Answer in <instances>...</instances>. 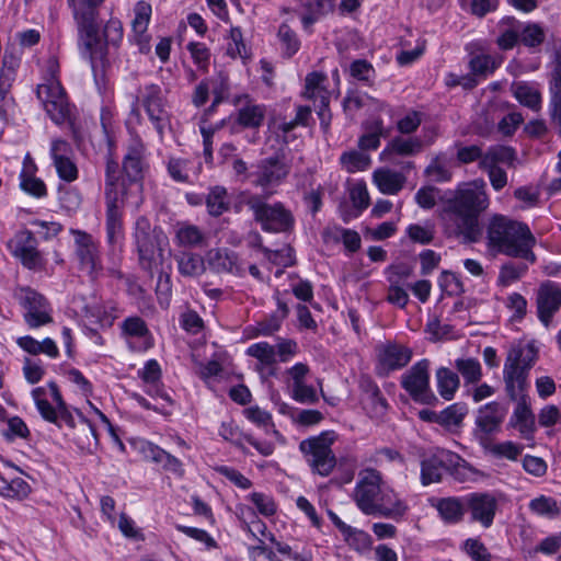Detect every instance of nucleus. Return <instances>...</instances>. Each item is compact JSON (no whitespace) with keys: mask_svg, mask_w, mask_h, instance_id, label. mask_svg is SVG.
<instances>
[{"mask_svg":"<svg viewBox=\"0 0 561 561\" xmlns=\"http://www.w3.org/2000/svg\"><path fill=\"white\" fill-rule=\"evenodd\" d=\"M511 92L523 106L534 112L541 110L542 95L535 84L525 81L513 82Z\"/></svg>","mask_w":561,"mask_h":561,"instance_id":"c756f323","label":"nucleus"},{"mask_svg":"<svg viewBox=\"0 0 561 561\" xmlns=\"http://www.w3.org/2000/svg\"><path fill=\"white\" fill-rule=\"evenodd\" d=\"M266 196L249 194L244 198L245 206L252 211L254 220L262 230L267 232H289L295 226V218L283 203H266Z\"/></svg>","mask_w":561,"mask_h":561,"instance_id":"423d86ee","label":"nucleus"},{"mask_svg":"<svg viewBox=\"0 0 561 561\" xmlns=\"http://www.w3.org/2000/svg\"><path fill=\"white\" fill-rule=\"evenodd\" d=\"M437 389L445 400H451L459 388L460 380L456 373L446 367L436 371Z\"/></svg>","mask_w":561,"mask_h":561,"instance_id":"58836bf2","label":"nucleus"},{"mask_svg":"<svg viewBox=\"0 0 561 561\" xmlns=\"http://www.w3.org/2000/svg\"><path fill=\"white\" fill-rule=\"evenodd\" d=\"M135 242L140 266L152 272L163 264V248L168 244V238L161 229L153 228L149 220L140 217L136 221Z\"/></svg>","mask_w":561,"mask_h":561,"instance_id":"39448f33","label":"nucleus"},{"mask_svg":"<svg viewBox=\"0 0 561 561\" xmlns=\"http://www.w3.org/2000/svg\"><path fill=\"white\" fill-rule=\"evenodd\" d=\"M290 172V164L283 153H275L271 157L261 159L255 170L250 173L251 184L266 192L270 197L273 188L280 185Z\"/></svg>","mask_w":561,"mask_h":561,"instance_id":"9d476101","label":"nucleus"},{"mask_svg":"<svg viewBox=\"0 0 561 561\" xmlns=\"http://www.w3.org/2000/svg\"><path fill=\"white\" fill-rule=\"evenodd\" d=\"M516 160L515 150L507 146H492L480 160L479 167H499L500 163L513 165Z\"/></svg>","mask_w":561,"mask_h":561,"instance_id":"e433bc0d","label":"nucleus"},{"mask_svg":"<svg viewBox=\"0 0 561 561\" xmlns=\"http://www.w3.org/2000/svg\"><path fill=\"white\" fill-rule=\"evenodd\" d=\"M350 73L356 80L369 82L375 76V70L368 61L357 59L351 64Z\"/></svg>","mask_w":561,"mask_h":561,"instance_id":"680f3d73","label":"nucleus"},{"mask_svg":"<svg viewBox=\"0 0 561 561\" xmlns=\"http://www.w3.org/2000/svg\"><path fill=\"white\" fill-rule=\"evenodd\" d=\"M550 124L561 135V53H558L548 79Z\"/></svg>","mask_w":561,"mask_h":561,"instance_id":"6ab92c4d","label":"nucleus"},{"mask_svg":"<svg viewBox=\"0 0 561 561\" xmlns=\"http://www.w3.org/2000/svg\"><path fill=\"white\" fill-rule=\"evenodd\" d=\"M334 442L333 432H323L318 436L304 439L299 444V449L313 472L328 477L333 471L336 466V458L331 448Z\"/></svg>","mask_w":561,"mask_h":561,"instance_id":"1a4fd4ad","label":"nucleus"},{"mask_svg":"<svg viewBox=\"0 0 561 561\" xmlns=\"http://www.w3.org/2000/svg\"><path fill=\"white\" fill-rule=\"evenodd\" d=\"M190 161L181 158H171L168 163L170 176L178 182H187L190 180Z\"/></svg>","mask_w":561,"mask_h":561,"instance_id":"5fc2aeb1","label":"nucleus"},{"mask_svg":"<svg viewBox=\"0 0 561 561\" xmlns=\"http://www.w3.org/2000/svg\"><path fill=\"white\" fill-rule=\"evenodd\" d=\"M76 254L80 263V268L88 273L92 280H96L102 275V265L99 255L98 244L92 236L87 232L73 230Z\"/></svg>","mask_w":561,"mask_h":561,"instance_id":"dca6fc26","label":"nucleus"},{"mask_svg":"<svg viewBox=\"0 0 561 561\" xmlns=\"http://www.w3.org/2000/svg\"><path fill=\"white\" fill-rule=\"evenodd\" d=\"M536 238L527 224L506 215L493 214L485 228V245L492 254H505L535 263Z\"/></svg>","mask_w":561,"mask_h":561,"instance_id":"7ed1b4c3","label":"nucleus"},{"mask_svg":"<svg viewBox=\"0 0 561 561\" xmlns=\"http://www.w3.org/2000/svg\"><path fill=\"white\" fill-rule=\"evenodd\" d=\"M141 103L160 136L169 121L165 102L159 85L150 84L141 93Z\"/></svg>","mask_w":561,"mask_h":561,"instance_id":"a211bd4d","label":"nucleus"},{"mask_svg":"<svg viewBox=\"0 0 561 561\" xmlns=\"http://www.w3.org/2000/svg\"><path fill=\"white\" fill-rule=\"evenodd\" d=\"M373 511L369 516L400 522L409 512V505L397 492L388 489L382 491Z\"/></svg>","mask_w":561,"mask_h":561,"instance_id":"4be33fe9","label":"nucleus"},{"mask_svg":"<svg viewBox=\"0 0 561 561\" xmlns=\"http://www.w3.org/2000/svg\"><path fill=\"white\" fill-rule=\"evenodd\" d=\"M119 179L118 163L111 154L106 157L105 165V202H106V233L110 243H114L122 234L123 224L119 211Z\"/></svg>","mask_w":561,"mask_h":561,"instance_id":"6e6552de","label":"nucleus"},{"mask_svg":"<svg viewBox=\"0 0 561 561\" xmlns=\"http://www.w3.org/2000/svg\"><path fill=\"white\" fill-rule=\"evenodd\" d=\"M451 467L455 469V474L465 477L467 471H470L468 465L457 455L442 450L425 458L421 463V481L423 485L439 482L445 470Z\"/></svg>","mask_w":561,"mask_h":561,"instance_id":"ddd939ff","label":"nucleus"},{"mask_svg":"<svg viewBox=\"0 0 561 561\" xmlns=\"http://www.w3.org/2000/svg\"><path fill=\"white\" fill-rule=\"evenodd\" d=\"M526 271H527V265H525V264H514V263L504 264L500 271V280L503 284L513 283V282L517 280L518 278H520L522 275H524Z\"/></svg>","mask_w":561,"mask_h":561,"instance_id":"774afa93","label":"nucleus"},{"mask_svg":"<svg viewBox=\"0 0 561 561\" xmlns=\"http://www.w3.org/2000/svg\"><path fill=\"white\" fill-rule=\"evenodd\" d=\"M465 550L473 561H491V554L486 547L478 539H467Z\"/></svg>","mask_w":561,"mask_h":561,"instance_id":"0e129e2a","label":"nucleus"},{"mask_svg":"<svg viewBox=\"0 0 561 561\" xmlns=\"http://www.w3.org/2000/svg\"><path fill=\"white\" fill-rule=\"evenodd\" d=\"M229 38H230V42L228 43V46H227V54L229 56H231L232 58H236V57L245 58L247 49H245V44L242 38L241 30L239 27H232L230 30Z\"/></svg>","mask_w":561,"mask_h":561,"instance_id":"4d7b16f0","label":"nucleus"},{"mask_svg":"<svg viewBox=\"0 0 561 561\" xmlns=\"http://www.w3.org/2000/svg\"><path fill=\"white\" fill-rule=\"evenodd\" d=\"M204 240L202 230L191 224H179L175 231V241L181 247H197Z\"/></svg>","mask_w":561,"mask_h":561,"instance_id":"a19ab883","label":"nucleus"},{"mask_svg":"<svg viewBox=\"0 0 561 561\" xmlns=\"http://www.w3.org/2000/svg\"><path fill=\"white\" fill-rule=\"evenodd\" d=\"M176 263L180 274L185 277H197L206 270L204 259L196 253L183 252L178 255Z\"/></svg>","mask_w":561,"mask_h":561,"instance_id":"4c0bfd02","label":"nucleus"},{"mask_svg":"<svg viewBox=\"0 0 561 561\" xmlns=\"http://www.w3.org/2000/svg\"><path fill=\"white\" fill-rule=\"evenodd\" d=\"M13 255L20 259L23 266L28 270H41L44 266V259L37 250L36 239L28 230L21 231L15 236Z\"/></svg>","mask_w":561,"mask_h":561,"instance_id":"aec40b11","label":"nucleus"},{"mask_svg":"<svg viewBox=\"0 0 561 561\" xmlns=\"http://www.w3.org/2000/svg\"><path fill=\"white\" fill-rule=\"evenodd\" d=\"M519 41L527 47H537L543 43L545 32L538 24L529 23L519 31Z\"/></svg>","mask_w":561,"mask_h":561,"instance_id":"de8ad7c7","label":"nucleus"},{"mask_svg":"<svg viewBox=\"0 0 561 561\" xmlns=\"http://www.w3.org/2000/svg\"><path fill=\"white\" fill-rule=\"evenodd\" d=\"M187 49L191 53L193 61L197 68L206 72L210 61L209 49L204 44L194 42L187 44Z\"/></svg>","mask_w":561,"mask_h":561,"instance_id":"603ef678","label":"nucleus"},{"mask_svg":"<svg viewBox=\"0 0 561 561\" xmlns=\"http://www.w3.org/2000/svg\"><path fill=\"white\" fill-rule=\"evenodd\" d=\"M483 151L478 145L460 146L457 145V160L462 164L482 160Z\"/></svg>","mask_w":561,"mask_h":561,"instance_id":"e2e57ef3","label":"nucleus"},{"mask_svg":"<svg viewBox=\"0 0 561 561\" xmlns=\"http://www.w3.org/2000/svg\"><path fill=\"white\" fill-rule=\"evenodd\" d=\"M435 507L446 524H457L462 520L465 515V505L461 500L457 497L439 499Z\"/></svg>","mask_w":561,"mask_h":561,"instance_id":"f704fd0d","label":"nucleus"},{"mask_svg":"<svg viewBox=\"0 0 561 561\" xmlns=\"http://www.w3.org/2000/svg\"><path fill=\"white\" fill-rule=\"evenodd\" d=\"M210 270L216 273H228L236 276H242V267L238 255L228 249H211L206 255Z\"/></svg>","mask_w":561,"mask_h":561,"instance_id":"a878e982","label":"nucleus"},{"mask_svg":"<svg viewBox=\"0 0 561 561\" xmlns=\"http://www.w3.org/2000/svg\"><path fill=\"white\" fill-rule=\"evenodd\" d=\"M350 198L355 208L359 211L366 209L369 205V194L364 182H356L350 190Z\"/></svg>","mask_w":561,"mask_h":561,"instance_id":"13d9d810","label":"nucleus"},{"mask_svg":"<svg viewBox=\"0 0 561 561\" xmlns=\"http://www.w3.org/2000/svg\"><path fill=\"white\" fill-rule=\"evenodd\" d=\"M407 234L415 243L428 244L434 240L435 226L431 221L424 225L413 224L407 228Z\"/></svg>","mask_w":561,"mask_h":561,"instance_id":"49530a36","label":"nucleus"},{"mask_svg":"<svg viewBox=\"0 0 561 561\" xmlns=\"http://www.w3.org/2000/svg\"><path fill=\"white\" fill-rule=\"evenodd\" d=\"M560 306L561 288L552 283L542 284L537 294V309L538 317L546 327Z\"/></svg>","mask_w":561,"mask_h":561,"instance_id":"393cba45","label":"nucleus"},{"mask_svg":"<svg viewBox=\"0 0 561 561\" xmlns=\"http://www.w3.org/2000/svg\"><path fill=\"white\" fill-rule=\"evenodd\" d=\"M135 18L131 22L135 38L141 51L149 49V36L146 34L151 16V5L145 1H139L135 5Z\"/></svg>","mask_w":561,"mask_h":561,"instance_id":"c85d7f7f","label":"nucleus"},{"mask_svg":"<svg viewBox=\"0 0 561 561\" xmlns=\"http://www.w3.org/2000/svg\"><path fill=\"white\" fill-rule=\"evenodd\" d=\"M47 390L44 387L33 389L32 396L43 419L50 423H57L58 408H54L46 399Z\"/></svg>","mask_w":561,"mask_h":561,"instance_id":"a18cd8bd","label":"nucleus"},{"mask_svg":"<svg viewBox=\"0 0 561 561\" xmlns=\"http://www.w3.org/2000/svg\"><path fill=\"white\" fill-rule=\"evenodd\" d=\"M389 282L390 286L388 288L387 301L399 308H404L409 302L408 293L399 286L398 280L392 276L389 277Z\"/></svg>","mask_w":561,"mask_h":561,"instance_id":"052dcab7","label":"nucleus"},{"mask_svg":"<svg viewBox=\"0 0 561 561\" xmlns=\"http://www.w3.org/2000/svg\"><path fill=\"white\" fill-rule=\"evenodd\" d=\"M18 345L31 355L45 354L51 358L59 355V350L54 340L46 337L43 341H37L30 335L21 336L16 341Z\"/></svg>","mask_w":561,"mask_h":561,"instance_id":"72a5a7b5","label":"nucleus"},{"mask_svg":"<svg viewBox=\"0 0 561 561\" xmlns=\"http://www.w3.org/2000/svg\"><path fill=\"white\" fill-rule=\"evenodd\" d=\"M538 351L534 344L518 345L510 350L503 368L505 391L517 405L511 417V425L520 435L530 439L535 431V416L527 402L528 374L535 365Z\"/></svg>","mask_w":561,"mask_h":561,"instance_id":"f03ea898","label":"nucleus"},{"mask_svg":"<svg viewBox=\"0 0 561 561\" xmlns=\"http://www.w3.org/2000/svg\"><path fill=\"white\" fill-rule=\"evenodd\" d=\"M489 204L483 180H476L468 186L456 190L439 211L444 233L448 238H461L468 243L477 242L481 236L479 217Z\"/></svg>","mask_w":561,"mask_h":561,"instance_id":"f257e3e1","label":"nucleus"},{"mask_svg":"<svg viewBox=\"0 0 561 561\" xmlns=\"http://www.w3.org/2000/svg\"><path fill=\"white\" fill-rule=\"evenodd\" d=\"M467 413V409L459 404L446 408L437 416L438 423L445 426H459Z\"/></svg>","mask_w":561,"mask_h":561,"instance_id":"8fccbe9b","label":"nucleus"},{"mask_svg":"<svg viewBox=\"0 0 561 561\" xmlns=\"http://www.w3.org/2000/svg\"><path fill=\"white\" fill-rule=\"evenodd\" d=\"M206 206L211 216H220L224 211L228 210L227 190L222 186L211 188L206 198Z\"/></svg>","mask_w":561,"mask_h":561,"instance_id":"37998d69","label":"nucleus"},{"mask_svg":"<svg viewBox=\"0 0 561 561\" xmlns=\"http://www.w3.org/2000/svg\"><path fill=\"white\" fill-rule=\"evenodd\" d=\"M15 297L24 309L23 318L30 329L53 322V309L42 294L30 287H20L15 291Z\"/></svg>","mask_w":561,"mask_h":561,"instance_id":"9b49d317","label":"nucleus"},{"mask_svg":"<svg viewBox=\"0 0 561 561\" xmlns=\"http://www.w3.org/2000/svg\"><path fill=\"white\" fill-rule=\"evenodd\" d=\"M467 506L473 520L479 522L484 527H490L493 523L497 502L489 493H473L467 499Z\"/></svg>","mask_w":561,"mask_h":561,"instance_id":"5701e85b","label":"nucleus"},{"mask_svg":"<svg viewBox=\"0 0 561 561\" xmlns=\"http://www.w3.org/2000/svg\"><path fill=\"white\" fill-rule=\"evenodd\" d=\"M20 187L30 195L37 198L44 197L47 194L45 183L35 176V173L20 175Z\"/></svg>","mask_w":561,"mask_h":561,"instance_id":"3c124183","label":"nucleus"},{"mask_svg":"<svg viewBox=\"0 0 561 561\" xmlns=\"http://www.w3.org/2000/svg\"><path fill=\"white\" fill-rule=\"evenodd\" d=\"M489 450L496 457L516 460L523 451V446L513 442H504L491 445Z\"/></svg>","mask_w":561,"mask_h":561,"instance_id":"6e6d98bb","label":"nucleus"},{"mask_svg":"<svg viewBox=\"0 0 561 561\" xmlns=\"http://www.w3.org/2000/svg\"><path fill=\"white\" fill-rule=\"evenodd\" d=\"M469 65L474 76L482 77L492 73L499 67V62L490 55H478L470 60Z\"/></svg>","mask_w":561,"mask_h":561,"instance_id":"09e8293b","label":"nucleus"},{"mask_svg":"<svg viewBox=\"0 0 561 561\" xmlns=\"http://www.w3.org/2000/svg\"><path fill=\"white\" fill-rule=\"evenodd\" d=\"M234 103L237 105L243 103V105L239 108L237 118L240 125L248 128H256L261 126L265 116L264 106L253 104L247 94L237 96Z\"/></svg>","mask_w":561,"mask_h":561,"instance_id":"cd10ccee","label":"nucleus"},{"mask_svg":"<svg viewBox=\"0 0 561 561\" xmlns=\"http://www.w3.org/2000/svg\"><path fill=\"white\" fill-rule=\"evenodd\" d=\"M524 122V117L518 112L508 113L497 124L499 131L504 136H511Z\"/></svg>","mask_w":561,"mask_h":561,"instance_id":"338daca9","label":"nucleus"},{"mask_svg":"<svg viewBox=\"0 0 561 561\" xmlns=\"http://www.w3.org/2000/svg\"><path fill=\"white\" fill-rule=\"evenodd\" d=\"M455 367L467 383H476L482 377L481 365L476 358H458L455 362Z\"/></svg>","mask_w":561,"mask_h":561,"instance_id":"c03bdc74","label":"nucleus"},{"mask_svg":"<svg viewBox=\"0 0 561 561\" xmlns=\"http://www.w3.org/2000/svg\"><path fill=\"white\" fill-rule=\"evenodd\" d=\"M382 476L373 468H366L358 472V479L352 499L358 510L365 514L370 515L375 508L381 493Z\"/></svg>","mask_w":561,"mask_h":561,"instance_id":"f8f14e48","label":"nucleus"},{"mask_svg":"<svg viewBox=\"0 0 561 561\" xmlns=\"http://www.w3.org/2000/svg\"><path fill=\"white\" fill-rule=\"evenodd\" d=\"M370 163V157L357 150L345 151L340 157V164L348 173L365 171L369 168Z\"/></svg>","mask_w":561,"mask_h":561,"instance_id":"ea45409f","label":"nucleus"},{"mask_svg":"<svg viewBox=\"0 0 561 561\" xmlns=\"http://www.w3.org/2000/svg\"><path fill=\"white\" fill-rule=\"evenodd\" d=\"M266 252H267V259L274 264H277V265H280L284 267L291 266L295 264L294 249L289 245H287L280 250H276V251L267 250Z\"/></svg>","mask_w":561,"mask_h":561,"instance_id":"69168bd1","label":"nucleus"},{"mask_svg":"<svg viewBox=\"0 0 561 561\" xmlns=\"http://www.w3.org/2000/svg\"><path fill=\"white\" fill-rule=\"evenodd\" d=\"M36 94L56 124H62L70 117V105L58 79L39 84Z\"/></svg>","mask_w":561,"mask_h":561,"instance_id":"4468645a","label":"nucleus"},{"mask_svg":"<svg viewBox=\"0 0 561 561\" xmlns=\"http://www.w3.org/2000/svg\"><path fill=\"white\" fill-rule=\"evenodd\" d=\"M373 181L382 194L396 195L405 185L407 178L401 172L380 168L374 171Z\"/></svg>","mask_w":561,"mask_h":561,"instance_id":"bb28decb","label":"nucleus"},{"mask_svg":"<svg viewBox=\"0 0 561 561\" xmlns=\"http://www.w3.org/2000/svg\"><path fill=\"white\" fill-rule=\"evenodd\" d=\"M424 174L433 182L442 183L451 179V161L446 153L436 154L425 168Z\"/></svg>","mask_w":561,"mask_h":561,"instance_id":"c9c22d12","label":"nucleus"},{"mask_svg":"<svg viewBox=\"0 0 561 561\" xmlns=\"http://www.w3.org/2000/svg\"><path fill=\"white\" fill-rule=\"evenodd\" d=\"M278 36L280 38L282 44L285 47V55L287 57H291L298 51L300 47V42L296 33L291 31V28L287 24H282L279 26Z\"/></svg>","mask_w":561,"mask_h":561,"instance_id":"864d4df0","label":"nucleus"},{"mask_svg":"<svg viewBox=\"0 0 561 561\" xmlns=\"http://www.w3.org/2000/svg\"><path fill=\"white\" fill-rule=\"evenodd\" d=\"M122 328L126 335L133 337H145L149 334L146 322L139 317H130L125 319Z\"/></svg>","mask_w":561,"mask_h":561,"instance_id":"bf43d9fd","label":"nucleus"},{"mask_svg":"<svg viewBox=\"0 0 561 561\" xmlns=\"http://www.w3.org/2000/svg\"><path fill=\"white\" fill-rule=\"evenodd\" d=\"M410 348L400 344H386L378 351V370L380 374H388L404 367L411 359Z\"/></svg>","mask_w":561,"mask_h":561,"instance_id":"b1692460","label":"nucleus"},{"mask_svg":"<svg viewBox=\"0 0 561 561\" xmlns=\"http://www.w3.org/2000/svg\"><path fill=\"white\" fill-rule=\"evenodd\" d=\"M505 414L506 409L495 401L486 403L478 410L476 435L481 442L485 440L490 434L499 431Z\"/></svg>","mask_w":561,"mask_h":561,"instance_id":"412c9836","label":"nucleus"},{"mask_svg":"<svg viewBox=\"0 0 561 561\" xmlns=\"http://www.w3.org/2000/svg\"><path fill=\"white\" fill-rule=\"evenodd\" d=\"M291 382L289 385L290 397L301 404H314L319 401L317 390L313 386L307 385L306 377L309 367L304 363H297L286 370Z\"/></svg>","mask_w":561,"mask_h":561,"instance_id":"f3484780","label":"nucleus"},{"mask_svg":"<svg viewBox=\"0 0 561 561\" xmlns=\"http://www.w3.org/2000/svg\"><path fill=\"white\" fill-rule=\"evenodd\" d=\"M301 3L305 9V13L301 16L305 28L332 13L335 8V0H301Z\"/></svg>","mask_w":561,"mask_h":561,"instance_id":"2f4dec72","label":"nucleus"},{"mask_svg":"<svg viewBox=\"0 0 561 561\" xmlns=\"http://www.w3.org/2000/svg\"><path fill=\"white\" fill-rule=\"evenodd\" d=\"M327 80L325 75L322 72H311L306 77V84L304 96L309 100H319L320 104L324 107L329 105L330 95L329 91L324 87Z\"/></svg>","mask_w":561,"mask_h":561,"instance_id":"473e14b6","label":"nucleus"},{"mask_svg":"<svg viewBox=\"0 0 561 561\" xmlns=\"http://www.w3.org/2000/svg\"><path fill=\"white\" fill-rule=\"evenodd\" d=\"M247 354L259 360L256 370L262 375H274L272 366L276 362V350L267 342H259L248 347Z\"/></svg>","mask_w":561,"mask_h":561,"instance_id":"7c9ffc66","label":"nucleus"},{"mask_svg":"<svg viewBox=\"0 0 561 561\" xmlns=\"http://www.w3.org/2000/svg\"><path fill=\"white\" fill-rule=\"evenodd\" d=\"M430 363L422 359L414 364L403 376L402 387L409 392L412 399L422 404H432L436 397L430 388Z\"/></svg>","mask_w":561,"mask_h":561,"instance_id":"2eb2a0df","label":"nucleus"},{"mask_svg":"<svg viewBox=\"0 0 561 561\" xmlns=\"http://www.w3.org/2000/svg\"><path fill=\"white\" fill-rule=\"evenodd\" d=\"M145 151L146 148L141 140L134 139L124 156L122 170L118 168L117 190L136 208L142 203Z\"/></svg>","mask_w":561,"mask_h":561,"instance_id":"20e7f679","label":"nucleus"},{"mask_svg":"<svg viewBox=\"0 0 561 561\" xmlns=\"http://www.w3.org/2000/svg\"><path fill=\"white\" fill-rule=\"evenodd\" d=\"M422 144L416 138H393L383 150V153H396L399 156H412L421 150Z\"/></svg>","mask_w":561,"mask_h":561,"instance_id":"79ce46f5","label":"nucleus"},{"mask_svg":"<svg viewBox=\"0 0 561 561\" xmlns=\"http://www.w3.org/2000/svg\"><path fill=\"white\" fill-rule=\"evenodd\" d=\"M72 9L82 41V54L93 58L94 48L99 45V8L104 0H67Z\"/></svg>","mask_w":561,"mask_h":561,"instance_id":"0eeeda50","label":"nucleus"}]
</instances>
